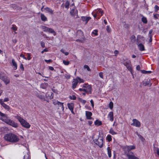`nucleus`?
Masks as SVG:
<instances>
[{
    "label": "nucleus",
    "mask_w": 159,
    "mask_h": 159,
    "mask_svg": "<svg viewBox=\"0 0 159 159\" xmlns=\"http://www.w3.org/2000/svg\"><path fill=\"white\" fill-rule=\"evenodd\" d=\"M4 138L6 140L11 143H16L19 140V137L17 135L12 133L6 134Z\"/></svg>",
    "instance_id": "1"
},
{
    "label": "nucleus",
    "mask_w": 159,
    "mask_h": 159,
    "mask_svg": "<svg viewBox=\"0 0 159 159\" xmlns=\"http://www.w3.org/2000/svg\"><path fill=\"white\" fill-rule=\"evenodd\" d=\"M16 118L18 120L23 126L26 128H29L30 127V125L20 116H17L16 117Z\"/></svg>",
    "instance_id": "2"
},
{
    "label": "nucleus",
    "mask_w": 159,
    "mask_h": 159,
    "mask_svg": "<svg viewBox=\"0 0 159 159\" xmlns=\"http://www.w3.org/2000/svg\"><path fill=\"white\" fill-rule=\"evenodd\" d=\"M93 141L95 144L98 146L100 148L102 147L103 145V138L100 136H98V139H94Z\"/></svg>",
    "instance_id": "3"
},
{
    "label": "nucleus",
    "mask_w": 159,
    "mask_h": 159,
    "mask_svg": "<svg viewBox=\"0 0 159 159\" xmlns=\"http://www.w3.org/2000/svg\"><path fill=\"white\" fill-rule=\"evenodd\" d=\"M42 29L44 32H48L53 34L54 35H55L56 34V32L52 28H49L45 26H42Z\"/></svg>",
    "instance_id": "4"
},
{
    "label": "nucleus",
    "mask_w": 159,
    "mask_h": 159,
    "mask_svg": "<svg viewBox=\"0 0 159 159\" xmlns=\"http://www.w3.org/2000/svg\"><path fill=\"white\" fill-rule=\"evenodd\" d=\"M123 64L131 72L132 69L131 67V64L130 61L128 60H125L123 62Z\"/></svg>",
    "instance_id": "5"
},
{
    "label": "nucleus",
    "mask_w": 159,
    "mask_h": 159,
    "mask_svg": "<svg viewBox=\"0 0 159 159\" xmlns=\"http://www.w3.org/2000/svg\"><path fill=\"white\" fill-rule=\"evenodd\" d=\"M4 121L7 124L9 125L14 127L17 128L18 126V124L16 123L14 121L11 120L7 119L6 120Z\"/></svg>",
    "instance_id": "6"
},
{
    "label": "nucleus",
    "mask_w": 159,
    "mask_h": 159,
    "mask_svg": "<svg viewBox=\"0 0 159 159\" xmlns=\"http://www.w3.org/2000/svg\"><path fill=\"white\" fill-rule=\"evenodd\" d=\"M135 147L134 146H126L124 148V151L125 153L129 152L130 150L135 148Z\"/></svg>",
    "instance_id": "7"
},
{
    "label": "nucleus",
    "mask_w": 159,
    "mask_h": 159,
    "mask_svg": "<svg viewBox=\"0 0 159 159\" xmlns=\"http://www.w3.org/2000/svg\"><path fill=\"white\" fill-rule=\"evenodd\" d=\"M132 121L133 122L131 124V125L135 126L136 127H140V123L138 120L136 119H133Z\"/></svg>",
    "instance_id": "8"
},
{
    "label": "nucleus",
    "mask_w": 159,
    "mask_h": 159,
    "mask_svg": "<svg viewBox=\"0 0 159 159\" xmlns=\"http://www.w3.org/2000/svg\"><path fill=\"white\" fill-rule=\"evenodd\" d=\"M0 79L2 80L6 85L10 83V79L7 76L3 75Z\"/></svg>",
    "instance_id": "9"
},
{
    "label": "nucleus",
    "mask_w": 159,
    "mask_h": 159,
    "mask_svg": "<svg viewBox=\"0 0 159 159\" xmlns=\"http://www.w3.org/2000/svg\"><path fill=\"white\" fill-rule=\"evenodd\" d=\"M92 115V113L89 111H86V118L88 120L93 119V118L91 117Z\"/></svg>",
    "instance_id": "10"
},
{
    "label": "nucleus",
    "mask_w": 159,
    "mask_h": 159,
    "mask_svg": "<svg viewBox=\"0 0 159 159\" xmlns=\"http://www.w3.org/2000/svg\"><path fill=\"white\" fill-rule=\"evenodd\" d=\"M86 88L85 89V92L87 93L91 94L92 93V87L90 85H87Z\"/></svg>",
    "instance_id": "11"
},
{
    "label": "nucleus",
    "mask_w": 159,
    "mask_h": 159,
    "mask_svg": "<svg viewBox=\"0 0 159 159\" xmlns=\"http://www.w3.org/2000/svg\"><path fill=\"white\" fill-rule=\"evenodd\" d=\"M108 118H109L111 121H113L114 120L113 113L112 111L109 112L108 115Z\"/></svg>",
    "instance_id": "12"
},
{
    "label": "nucleus",
    "mask_w": 159,
    "mask_h": 159,
    "mask_svg": "<svg viewBox=\"0 0 159 159\" xmlns=\"http://www.w3.org/2000/svg\"><path fill=\"white\" fill-rule=\"evenodd\" d=\"M78 80L77 79H74V80L72 82V87L73 89H74L76 88V86L77 84L78 83Z\"/></svg>",
    "instance_id": "13"
},
{
    "label": "nucleus",
    "mask_w": 159,
    "mask_h": 159,
    "mask_svg": "<svg viewBox=\"0 0 159 159\" xmlns=\"http://www.w3.org/2000/svg\"><path fill=\"white\" fill-rule=\"evenodd\" d=\"M81 18L82 20L84 21H85L86 24H87L89 20L91 19V18L89 16H82Z\"/></svg>",
    "instance_id": "14"
},
{
    "label": "nucleus",
    "mask_w": 159,
    "mask_h": 159,
    "mask_svg": "<svg viewBox=\"0 0 159 159\" xmlns=\"http://www.w3.org/2000/svg\"><path fill=\"white\" fill-rule=\"evenodd\" d=\"M126 156L129 159H139L134 155L127 154Z\"/></svg>",
    "instance_id": "15"
},
{
    "label": "nucleus",
    "mask_w": 159,
    "mask_h": 159,
    "mask_svg": "<svg viewBox=\"0 0 159 159\" xmlns=\"http://www.w3.org/2000/svg\"><path fill=\"white\" fill-rule=\"evenodd\" d=\"M75 7H74V8L71 10L70 11V13L72 16H74L75 14H77L78 13L77 11V10H75Z\"/></svg>",
    "instance_id": "16"
},
{
    "label": "nucleus",
    "mask_w": 159,
    "mask_h": 159,
    "mask_svg": "<svg viewBox=\"0 0 159 159\" xmlns=\"http://www.w3.org/2000/svg\"><path fill=\"white\" fill-rule=\"evenodd\" d=\"M48 84L47 83H42L40 85V87L43 89H46L48 86Z\"/></svg>",
    "instance_id": "17"
},
{
    "label": "nucleus",
    "mask_w": 159,
    "mask_h": 159,
    "mask_svg": "<svg viewBox=\"0 0 159 159\" xmlns=\"http://www.w3.org/2000/svg\"><path fill=\"white\" fill-rule=\"evenodd\" d=\"M41 20L43 21H47V18L45 16V15L43 14H41Z\"/></svg>",
    "instance_id": "18"
},
{
    "label": "nucleus",
    "mask_w": 159,
    "mask_h": 159,
    "mask_svg": "<svg viewBox=\"0 0 159 159\" xmlns=\"http://www.w3.org/2000/svg\"><path fill=\"white\" fill-rule=\"evenodd\" d=\"M44 9L47 11L51 14H53V11L48 7H46Z\"/></svg>",
    "instance_id": "19"
},
{
    "label": "nucleus",
    "mask_w": 159,
    "mask_h": 159,
    "mask_svg": "<svg viewBox=\"0 0 159 159\" xmlns=\"http://www.w3.org/2000/svg\"><path fill=\"white\" fill-rule=\"evenodd\" d=\"M53 94L52 93H51L50 94H49L48 93H47L45 95V96L47 98H48V97H49L51 99L53 98Z\"/></svg>",
    "instance_id": "20"
},
{
    "label": "nucleus",
    "mask_w": 159,
    "mask_h": 159,
    "mask_svg": "<svg viewBox=\"0 0 159 159\" xmlns=\"http://www.w3.org/2000/svg\"><path fill=\"white\" fill-rule=\"evenodd\" d=\"M68 107L70 110H73L74 109V104L73 103H68L67 104Z\"/></svg>",
    "instance_id": "21"
},
{
    "label": "nucleus",
    "mask_w": 159,
    "mask_h": 159,
    "mask_svg": "<svg viewBox=\"0 0 159 159\" xmlns=\"http://www.w3.org/2000/svg\"><path fill=\"white\" fill-rule=\"evenodd\" d=\"M138 46L140 50L141 51H144L145 50L144 45L142 43H139L138 45Z\"/></svg>",
    "instance_id": "22"
},
{
    "label": "nucleus",
    "mask_w": 159,
    "mask_h": 159,
    "mask_svg": "<svg viewBox=\"0 0 159 159\" xmlns=\"http://www.w3.org/2000/svg\"><path fill=\"white\" fill-rule=\"evenodd\" d=\"M11 62L13 66H14V69L16 70L17 69V65L14 59L12 60Z\"/></svg>",
    "instance_id": "23"
},
{
    "label": "nucleus",
    "mask_w": 159,
    "mask_h": 159,
    "mask_svg": "<svg viewBox=\"0 0 159 159\" xmlns=\"http://www.w3.org/2000/svg\"><path fill=\"white\" fill-rule=\"evenodd\" d=\"M107 153L109 157H111V149L109 147L107 148Z\"/></svg>",
    "instance_id": "24"
},
{
    "label": "nucleus",
    "mask_w": 159,
    "mask_h": 159,
    "mask_svg": "<svg viewBox=\"0 0 159 159\" xmlns=\"http://www.w3.org/2000/svg\"><path fill=\"white\" fill-rule=\"evenodd\" d=\"M95 125L97 126L101 125H102V122L98 120H96L94 122Z\"/></svg>",
    "instance_id": "25"
},
{
    "label": "nucleus",
    "mask_w": 159,
    "mask_h": 159,
    "mask_svg": "<svg viewBox=\"0 0 159 159\" xmlns=\"http://www.w3.org/2000/svg\"><path fill=\"white\" fill-rule=\"evenodd\" d=\"M2 106H3L4 108L7 110V111H9L10 109V107L8 105L5 104L4 103L3 104H2Z\"/></svg>",
    "instance_id": "26"
},
{
    "label": "nucleus",
    "mask_w": 159,
    "mask_h": 159,
    "mask_svg": "<svg viewBox=\"0 0 159 159\" xmlns=\"http://www.w3.org/2000/svg\"><path fill=\"white\" fill-rule=\"evenodd\" d=\"M109 132L110 134H111L112 135L116 134L117 133L115 132L114 130L112 128H111L110 129Z\"/></svg>",
    "instance_id": "27"
},
{
    "label": "nucleus",
    "mask_w": 159,
    "mask_h": 159,
    "mask_svg": "<svg viewBox=\"0 0 159 159\" xmlns=\"http://www.w3.org/2000/svg\"><path fill=\"white\" fill-rule=\"evenodd\" d=\"M70 5V2L68 0L66 1L65 4V7L66 9L69 8Z\"/></svg>",
    "instance_id": "28"
},
{
    "label": "nucleus",
    "mask_w": 159,
    "mask_h": 159,
    "mask_svg": "<svg viewBox=\"0 0 159 159\" xmlns=\"http://www.w3.org/2000/svg\"><path fill=\"white\" fill-rule=\"evenodd\" d=\"M106 139L109 142L111 141L112 140L111 135L110 134L107 135L106 137Z\"/></svg>",
    "instance_id": "29"
},
{
    "label": "nucleus",
    "mask_w": 159,
    "mask_h": 159,
    "mask_svg": "<svg viewBox=\"0 0 159 159\" xmlns=\"http://www.w3.org/2000/svg\"><path fill=\"white\" fill-rule=\"evenodd\" d=\"M154 151H156V152L157 153V154L158 156H159V148L155 147V146L154 147Z\"/></svg>",
    "instance_id": "30"
},
{
    "label": "nucleus",
    "mask_w": 159,
    "mask_h": 159,
    "mask_svg": "<svg viewBox=\"0 0 159 159\" xmlns=\"http://www.w3.org/2000/svg\"><path fill=\"white\" fill-rule=\"evenodd\" d=\"M39 98L41 99H43L44 100H46L45 99V98L44 97V96L43 95H38L37 96Z\"/></svg>",
    "instance_id": "31"
},
{
    "label": "nucleus",
    "mask_w": 159,
    "mask_h": 159,
    "mask_svg": "<svg viewBox=\"0 0 159 159\" xmlns=\"http://www.w3.org/2000/svg\"><path fill=\"white\" fill-rule=\"evenodd\" d=\"M142 22L145 24H146L147 23V20L145 17H143L142 18Z\"/></svg>",
    "instance_id": "32"
},
{
    "label": "nucleus",
    "mask_w": 159,
    "mask_h": 159,
    "mask_svg": "<svg viewBox=\"0 0 159 159\" xmlns=\"http://www.w3.org/2000/svg\"><path fill=\"white\" fill-rule=\"evenodd\" d=\"M141 71L143 74H150L152 72L151 71H146L145 70H141Z\"/></svg>",
    "instance_id": "33"
},
{
    "label": "nucleus",
    "mask_w": 159,
    "mask_h": 159,
    "mask_svg": "<svg viewBox=\"0 0 159 159\" xmlns=\"http://www.w3.org/2000/svg\"><path fill=\"white\" fill-rule=\"evenodd\" d=\"M65 50L63 49L61 50V52L63 53L66 56L68 55L69 54V53L67 52H65Z\"/></svg>",
    "instance_id": "34"
},
{
    "label": "nucleus",
    "mask_w": 159,
    "mask_h": 159,
    "mask_svg": "<svg viewBox=\"0 0 159 159\" xmlns=\"http://www.w3.org/2000/svg\"><path fill=\"white\" fill-rule=\"evenodd\" d=\"M113 107V103L112 102H111L109 104V107L111 109H112Z\"/></svg>",
    "instance_id": "35"
},
{
    "label": "nucleus",
    "mask_w": 159,
    "mask_h": 159,
    "mask_svg": "<svg viewBox=\"0 0 159 159\" xmlns=\"http://www.w3.org/2000/svg\"><path fill=\"white\" fill-rule=\"evenodd\" d=\"M63 62L65 65H68L70 63V62L68 61H66L65 60L63 61Z\"/></svg>",
    "instance_id": "36"
},
{
    "label": "nucleus",
    "mask_w": 159,
    "mask_h": 159,
    "mask_svg": "<svg viewBox=\"0 0 159 159\" xmlns=\"http://www.w3.org/2000/svg\"><path fill=\"white\" fill-rule=\"evenodd\" d=\"M84 68L85 69H86L87 70L89 71H91V70L90 69V68H89V66L87 65H84Z\"/></svg>",
    "instance_id": "37"
},
{
    "label": "nucleus",
    "mask_w": 159,
    "mask_h": 159,
    "mask_svg": "<svg viewBox=\"0 0 159 159\" xmlns=\"http://www.w3.org/2000/svg\"><path fill=\"white\" fill-rule=\"evenodd\" d=\"M77 79L78 80H79L80 83H84V81L83 79H81L79 77H77Z\"/></svg>",
    "instance_id": "38"
},
{
    "label": "nucleus",
    "mask_w": 159,
    "mask_h": 159,
    "mask_svg": "<svg viewBox=\"0 0 159 159\" xmlns=\"http://www.w3.org/2000/svg\"><path fill=\"white\" fill-rule=\"evenodd\" d=\"M154 9L155 11L157 12L159 10V7L157 5H156L154 7Z\"/></svg>",
    "instance_id": "39"
},
{
    "label": "nucleus",
    "mask_w": 159,
    "mask_h": 159,
    "mask_svg": "<svg viewBox=\"0 0 159 159\" xmlns=\"http://www.w3.org/2000/svg\"><path fill=\"white\" fill-rule=\"evenodd\" d=\"M69 98L71 100H75L76 99V97L75 95H72L70 96Z\"/></svg>",
    "instance_id": "40"
},
{
    "label": "nucleus",
    "mask_w": 159,
    "mask_h": 159,
    "mask_svg": "<svg viewBox=\"0 0 159 159\" xmlns=\"http://www.w3.org/2000/svg\"><path fill=\"white\" fill-rule=\"evenodd\" d=\"M23 159H30V157L28 154H27L24 156Z\"/></svg>",
    "instance_id": "41"
},
{
    "label": "nucleus",
    "mask_w": 159,
    "mask_h": 159,
    "mask_svg": "<svg viewBox=\"0 0 159 159\" xmlns=\"http://www.w3.org/2000/svg\"><path fill=\"white\" fill-rule=\"evenodd\" d=\"M80 101L82 103H83V104H85L86 101L84 100H83L81 98H80Z\"/></svg>",
    "instance_id": "42"
},
{
    "label": "nucleus",
    "mask_w": 159,
    "mask_h": 159,
    "mask_svg": "<svg viewBox=\"0 0 159 159\" xmlns=\"http://www.w3.org/2000/svg\"><path fill=\"white\" fill-rule=\"evenodd\" d=\"M98 30H94V31L92 32V34H94L95 35L97 36L98 35Z\"/></svg>",
    "instance_id": "43"
},
{
    "label": "nucleus",
    "mask_w": 159,
    "mask_h": 159,
    "mask_svg": "<svg viewBox=\"0 0 159 159\" xmlns=\"http://www.w3.org/2000/svg\"><path fill=\"white\" fill-rule=\"evenodd\" d=\"M53 102L54 105L57 104L58 103H60L59 102H58V101H57L55 100H53Z\"/></svg>",
    "instance_id": "44"
},
{
    "label": "nucleus",
    "mask_w": 159,
    "mask_h": 159,
    "mask_svg": "<svg viewBox=\"0 0 159 159\" xmlns=\"http://www.w3.org/2000/svg\"><path fill=\"white\" fill-rule=\"evenodd\" d=\"M99 76L102 79H103V73L102 72H100L99 74Z\"/></svg>",
    "instance_id": "45"
},
{
    "label": "nucleus",
    "mask_w": 159,
    "mask_h": 159,
    "mask_svg": "<svg viewBox=\"0 0 159 159\" xmlns=\"http://www.w3.org/2000/svg\"><path fill=\"white\" fill-rule=\"evenodd\" d=\"M60 103H58L57 104H58V105H61L62 107V109L63 110L64 109V107L63 106V103L62 102H60Z\"/></svg>",
    "instance_id": "46"
},
{
    "label": "nucleus",
    "mask_w": 159,
    "mask_h": 159,
    "mask_svg": "<svg viewBox=\"0 0 159 159\" xmlns=\"http://www.w3.org/2000/svg\"><path fill=\"white\" fill-rule=\"evenodd\" d=\"M11 29L13 30L16 31L17 30V28L16 27L14 26V25H12V27H11Z\"/></svg>",
    "instance_id": "47"
},
{
    "label": "nucleus",
    "mask_w": 159,
    "mask_h": 159,
    "mask_svg": "<svg viewBox=\"0 0 159 159\" xmlns=\"http://www.w3.org/2000/svg\"><path fill=\"white\" fill-rule=\"evenodd\" d=\"M139 139H140V140L143 142L145 140V139L144 138L140 135H139Z\"/></svg>",
    "instance_id": "48"
},
{
    "label": "nucleus",
    "mask_w": 159,
    "mask_h": 159,
    "mask_svg": "<svg viewBox=\"0 0 159 159\" xmlns=\"http://www.w3.org/2000/svg\"><path fill=\"white\" fill-rule=\"evenodd\" d=\"M107 32L108 33H109L111 32V28L109 27V26H107Z\"/></svg>",
    "instance_id": "49"
},
{
    "label": "nucleus",
    "mask_w": 159,
    "mask_h": 159,
    "mask_svg": "<svg viewBox=\"0 0 159 159\" xmlns=\"http://www.w3.org/2000/svg\"><path fill=\"white\" fill-rule=\"evenodd\" d=\"M131 40H134V41H135V37L134 35H132L131 37Z\"/></svg>",
    "instance_id": "50"
},
{
    "label": "nucleus",
    "mask_w": 159,
    "mask_h": 159,
    "mask_svg": "<svg viewBox=\"0 0 159 159\" xmlns=\"http://www.w3.org/2000/svg\"><path fill=\"white\" fill-rule=\"evenodd\" d=\"M98 12H99V13H100L102 14L103 13V11H102L101 10V9H99L97 11V13H98Z\"/></svg>",
    "instance_id": "51"
},
{
    "label": "nucleus",
    "mask_w": 159,
    "mask_h": 159,
    "mask_svg": "<svg viewBox=\"0 0 159 159\" xmlns=\"http://www.w3.org/2000/svg\"><path fill=\"white\" fill-rule=\"evenodd\" d=\"M149 83H150V80H147V81L145 82V86L148 85H149Z\"/></svg>",
    "instance_id": "52"
},
{
    "label": "nucleus",
    "mask_w": 159,
    "mask_h": 159,
    "mask_svg": "<svg viewBox=\"0 0 159 159\" xmlns=\"http://www.w3.org/2000/svg\"><path fill=\"white\" fill-rule=\"evenodd\" d=\"M79 90L81 92L83 91L84 92H85V91H86L85 89L83 88H82L79 89Z\"/></svg>",
    "instance_id": "53"
},
{
    "label": "nucleus",
    "mask_w": 159,
    "mask_h": 159,
    "mask_svg": "<svg viewBox=\"0 0 159 159\" xmlns=\"http://www.w3.org/2000/svg\"><path fill=\"white\" fill-rule=\"evenodd\" d=\"M44 61L46 62L47 63L52 62V61L51 59H49L48 60H45Z\"/></svg>",
    "instance_id": "54"
},
{
    "label": "nucleus",
    "mask_w": 159,
    "mask_h": 159,
    "mask_svg": "<svg viewBox=\"0 0 159 159\" xmlns=\"http://www.w3.org/2000/svg\"><path fill=\"white\" fill-rule=\"evenodd\" d=\"M20 69H22V70L23 71L24 70V67L23 66V65L22 64H21L20 66Z\"/></svg>",
    "instance_id": "55"
},
{
    "label": "nucleus",
    "mask_w": 159,
    "mask_h": 159,
    "mask_svg": "<svg viewBox=\"0 0 159 159\" xmlns=\"http://www.w3.org/2000/svg\"><path fill=\"white\" fill-rule=\"evenodd\" d=\"M41 45L42 48H44L45 47V43L44 42H41Z\"/></svg>",
    "instance_id": "56"
},
{
    "label": "nucleus",
    "mask_w": 159,
    "mask_h": 159,
    "mask_svg": "<svg viewBox=\"0 0 159 159\" xmlns=\"http://www.w3.org/2000/svg\"><path fill=\"white\" fill-rule=\"evenodd\" d=\"M9 101V99L7 98H4L3 100V102H8Z\"/></svg>",
    "instance_id": "57"
},
{
    "label": "nucleus",
    "mask_w": 159,
    "mask_h": 159,
    "mask_svg": "<svg viewBox=\"0 0 159 159\" xmlns=\"http://www.w3.org/2000/svg\"><path fill=\"white\" fill-rule=\"evenodd\" d=\"M0 116L2 117H5L6 115L5 114L2 113L0 111Z\"/></svg>",
    "instance_id": "58"
},
{
    "label": "nucleus",
    "mask_w": 159,
    "mask_h": 159,
    "mask_svg": "<svg viewBox=\"0 0 159 159\" xmlns=\"http://www.w3.org/2000/svg\"><path fill=\"white\" fill-rule=\"evenodd\" d=\"M149 37L150 38V39H149V42H151L152 41V35H150V36H149Z\"/></svg>",
    "instance_id": "59"
},
{
    "label": "nucleus",
    "mask_w": 159,
    "mask_h": 159,
    "mask_svg": "<svg viewBox=\"0 0 159 159\" xmlns=\"http://www.w3.org/2000/svg\"><path fill=\"white\" fill-rule=\"evenodd\" d=\"M28 57H27V59H28V60H30L31 59V57H30V53H28Z\"/></svg>",
    "instance_id": "60"
},
{
    "label": "nucleus",
    "mask_w": 159,
    "mask_h": 159,
    "mask_svg": "<svg viewBox=\"0 0 159 159\" xmlns=\"http://www.w3.org/2000/svg\"><path fill=\"white\" fill-rule=\"evenodd\" d=\"M20 57H23L24 59H25V60H26L27 59V58L26 57H25L22 54H21L20 55Z\"/></svg>",
    "instance_id": "61"
},
{
    "label": "nucleus",
    "mask_w": 159,
    "mask_h": 159,
    "mask_svg": "<svg viewBox=\"0 0 159 159\" xmlns=\"http://www.w3.org/2000/svg\"><path fill=\"white\" fill-rule=\"evenodd\" d=\"M158 15L157 14H154L153 16H154V17L155 18H156V19H157L158 18Z\"/></svg>",
    "instance_id": "62"
},
{
    "label": "nucleus",
    "mask_w": 159,
    "mask_h": 159,
    "mask_svg": "<svg viewBox=\"0 0 159 159\" xmlns=\"http://www.w3.org/2000/svg\"><path fill=\"white\" fill-rule=\"evenodd\" d=\"M136 68L137 70H139L140 69V66L139 65H138L137 66Z\"/></svg>",
    "instance_id": "63"
},
{
    "label": "nucleus",
    "mask_w": 159,
    "mask_h": 159,
    "mask_svg": "<svg viewBox=\"0 0 159 159\" xmlns=\"http://www.w3.org/2000/svg\"><path fill=\"white\" fill-rule=\"evenodd\" d=\"M90 102H91V105H92V107H94V103H93V100L92 99L91 100Z\"/></svg>",
    "instance_id": "64"
}]
</instances>
